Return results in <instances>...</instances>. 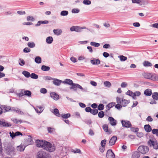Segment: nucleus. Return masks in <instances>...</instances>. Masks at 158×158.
<instances>
[{"instance_id":"1","label":"nucleus","mask_w":158,"mask_h":158,"mask_svg":"<svg viewBox=\"0 0 158 158\" xmlns=\"http://www.w3.org/2000/svg\"><path fill=\"white\" fill-rule=\"evenodd\" d=\"M43 148L51 152L54 151L55 149V147L54 145H52L50 143L46 141H45Z\"/></svg>"},{"instance_id":"2","label":"nucleus","mask_w":158,"mask_h":158,"mask_svg":"<svg viewBox=\"0 0 158 158\" xmlns=\"http://www.w3.org/2000/svg\"><path fill=\"white\" fill-rule=\"evenodd\" d=\"M63 83L64 84H67L72 85L70 87V89H73L74 90H76V87L78 84L73 83L71 80L69 79H65L64 81H63Z\"/></svg>"},{"instance_id":"3","label":"nucleus","mask_w":158,"mask_h":158,"mask_svg":"<svg viewBox=\"0 0 158 158\" xmlns=\"http://www.w3.org/2000/svg\"><path fill=\"white\" fill-rule=\"evenodd\" d=\"M116 102L118 104H120L123 106H126L130 103L129 100H127L123 98H120L119 97L116 98Z\"/></svg>"},{"instance_id":"4","label":"nucleus","mask_w":158,"mask_h":158,"mask_svg":"<svg viewBox=\"0 0 158 158\" xmlns=\"http://www.w3.org/2000/svg\"><path fill=\"white\" fill-rule=\"evenodd\" d=\"M83 29H86V31H87L88 30L91 32H92V31L89 29L86 28L85 27H80L79 26H72L70 28V31H75L78 32H80L82 31V30Z\"/></svg>"},{"instance_id":"5","label":"nucleus","mask_w":158,"mask_h":158,"mask_svg":"<svg viewBox=\"0 0 158 158\" xmlns=\"http://www.w3.org/2000/svg\"><path fill=\"white\" fill-rule=\"evenodd\" d=\"M138 150L140 153L144 154L148 152L149 149L147 146L141 145L138 147Z\"/></svg>"},{"instance_id":"6","label":"nucleus","mask_w":158,"mask_h":158,"mask_svg":"<svg viewBox=\"0 0 158 158\" xmlns=\"http://www.w3.org/2000/svg\"><path fill=\"white\" fill-rule=\"evenodd\" d=\"M148 145L150 146L153 147V148L156 150L158 149L157 142L156 140H154L150 139L148 142Z\"/></svg>"},{"instance_id":"7","label":"nucleus","mask_w":158,"mask_h":158,"mask_svg":"<svg viewBox=\"0 0 158 158\" xmlns=\"http://www.w3.org/2000/svg\"><path fill=\"white\" fill-rule=\"evenodd\" d=\"M122 126L126 128L131 127L132 125L131 122L128 121L123 120L121 121Z\"/></svg>"},{"instance_id":"8","label":"nucleus","mask_w":158,"mask_h":158,"mask_svg":"<svg viewBox=\"0 0 158 158\" xmlns=\"http://www.w3.org/2000/svg\"><path fill=\"white\" fill-rule=\"evenodd\" d=\"M11 126V124L10 123H8L4 120H0V127H10Z\"/></svg>"},{"instance_id":"9","label":"nucleus","mask_w":158,"mask_h":158,"mask_svg":"<svg viewBox=\"0 0 158 158\" xmlns=\"http://www.w3.org/2000/svg\"><path fill=\"white\" fill-rule=\"evenodd\" d=\"M106 156L107 158H115V155L111 149L108 150Z\"/></svg>"},{"instance_id":"10","label":"nucleus","mask_w":158,"mask_h":158,"mask_svg":"<svg viewBox=\"0 0 158 158\" xmlns=\"http://www.w3.org/2000/svg\"><path fill=\"white\" fill-rule=\"evenodd\" d=\"M117 140L116 136H112L110 140L109 143V145L111 146L114 145Z\"/></svg>"},{"instance_id":"11","label":"nucleus","mask_w":158,"mask_h":158,"mask_svg":"<svg viewBox=\"0 0 158 158\" xmlns=\"http://www.w3.org/2000/svg\"><path fill=\"white\" fill-rule=\"evenodd\" d=\"M0 109L3 110L4 113L9 111L10 110V106H7L5 105H1Z\"/></svg>"},{"instance_id":"12","label":"nucleus","mask_w":158,"mask_h":158,"mask_svg":"<svg viewBox=\"0 0 158 158\" xmlns=\"http://www.w3.org/2000/svg\"><path fill=\"white\" fill-rule=\"evenodd\" d=\"M111 125L112 126H115L117 124V121L113 117H109L108 118Z\"/></svg>"},{"instance_id":"13","label":"nucleus","mask_w":158,"mask_h":158,"mask_svg":"<svg viewBox=\"0 0 158 158\" xmlns=\"http://www.w3.org/2000/svg\"><path fill=\"white\" fill-rule=\"evenodd\" d=\"M50 97L55 100H57L59 98V95L55 92H51L50 94Z\"/></svg>"},{"instance_id":"14","label":"nucleus","mask_w":158,"mask_h":158,"mask_svg":"<svg viewBox=\"0 0 158 158\" xmlns=\"http://www.w3.org/2000/svg\"><path fill=\"white\" fill-rule=\"evenodd\" d=\"M91 63L93 65H98L100 63V61L99 59L93 58L90 61Z\"/></svg>"},{"instance_id":"15","label":"nucleus","mask_w":158,"mask_h":158,"mask_svg":"<svg viewBox=\"0 0 158 158\" xmlns=\"http://www.w3.org/2000/svg\"><path fill=\"white\" fill-rule=\"evenodd\" d=\"M45 141H43V140H37L36 141L37 146L38 147H41L43 148L44 145Z\"/></svg>"},{"instance_id":"16","label":"nucleus","mask_w":158,"mask_h":158,"mask_svg":"<svg viewBox=\"0 0 158 158\" xmlns=\"http://www.w3.org/2000/svg\"><path fill=\"white\" fill-rule=\"evenodd\" d=\"M140 156V153L137 151H135L132 153L131 158H139Z\"/></svg>"},{"instance_id":"17","label":"nucleus","mask_w":158,"mask_h":158,"mask_svg":"<svg viewBox=\"0 0 158 158\" xmlns=\"http://www.w3.org/2000/svg\"><path fill=\"white\" fill-rule=\"evenodd\" d=\"M102 128L104 131L108 134H110L112 133V131L110 130H109L108 126L106 124H104L102 126Z\"/></svg>"},{"instance_id":"18","label":"nucleus","mask_w":158,"mask_h":158,"mask_svg":"<svg viewBox=\"0 0 158 158\" xmlns=\"http://www.w3.org/2000/svg\"><path fill=\"white\" fill-rule=\"evenodd\" d=\"M63 82V81L61 80L54 78V79L53 81V83L56 85L59 86L60 85L61 83Z\"/></svg>"},{"instance_id":"19","label":"nucleus","mask_w":158,"mask_h":158,"mask_svg":"<svg viewBox=\"0 0 158 158\" xmlns=\"http://www.w3.org/2000/svg\"><path fill=\"white\" fill-rule=\"evenodd\" d=\"M115 102H111L109 103L106 106V108L107 110H106V112H107L108 110H110V109L115 106Z\"/></svg>"},{"instance_id":"20","label":"nucleus","mask_w":158,"mask_h":158,"mask_svg":"<svg viewBox=\"0 0 158 158\" xmlns=\"http://www.w3.org/2000/svg\"><path fill=\"white\" fill-rule=\"evenodd\" d=\"M144 94L146 96H151L152 94V91L151 89H148L144 91Z\"/></svg>"},{"instance_id":"21","label":"nucleus","mask_w":158,"mask_h":158,"mask_svg":"<svg viewBox=\"0 0 158 158\" xmlns=\"http://www.w3.org/2000/svg\"><path fill=\"white\" fill-rule=\"evenodd\" d=\"M35 109L37 113L39 114L41 113L44 110L43 107L40 106H37L35 108Z\"/></svg>"},{"instance_id":"22","label":"nucleus","mask_w":158,"mask_h":158,"mask_svg":"<svg viewBox=\"0 0 158 158\" xmlns=\"http://www.w3.org/2000/svg\"><path fill=\"white\" fill-rule=\"evenodd\" d=\"M144 128L145 131L147 132H150L152 130L151 127L149 124L145 125Z\"/></svg>"},{"instance_id":"23","label":"nucleus","mask_w":158,"mask_h":158,"mask_svg":"<svg viewBox=\"0 0 158 158\" xmlns=\"http://www.w3.org/2000/svg\"><path fill=\"white\" fill-rule=\"evenodd\" d=\"M77 88H78V89L81 90L82 92H88V89L87 88H83L81 85H79L78 84L76 87V89Z\"/></svg>"},{"instance_id":"24","label":"nucleus","mask_w":158,"mask_h":158,"mask_svg":"<svg viewBox=\"0 0 158 158\" xmlns=\"http://www.w3.org/2000/svg\"><path fill=\"white\" fill-rule=\"evenodd\" d=\"M11 119L13 123L16 124H20L22 122L21 120H18L17 118H11Z\"/></svg>"},{"instance_id":"25","label":"nucleus","mask_w":158,"mask_h":158,"mask_svg":"<svg viewBox=\"0 0 158 158\" xmlns=\"http://www.w3.org/2000/svg\"><path fill=\"white\" fill-rule=\"evenodd\" d=\"M46 41L48 44H51L53 41V38L52 36H49L46 38Z\"/></svg>"},{"instance_id":"26","label":"nucleus","mask_w":158,"mask_h":158,"mask_svg":"<svg viewBox=\"0 0 158 158\" xmlns=\"http://www.w3.org/2000/svg\"><path fill=\"white\" fill-rule=\"evenodd\" d=\"M52 112L57 116L60 117L61 115V114L59 113L58 110L57 108L54 109L53 110V112Z\"/></svg>"},{"instance_id":"27","label":"nucleus","mask_w":158,"mask_h":158,"mask_svg":"<svg viewBox=\"0 0 158 158\" xmlns=\"http://www.w3.org/2000/svg\"><path fill=\"white\" fill-rule=\"evenodd\" d=\"M25 147L21 144L19 146H18L17 147V150L20 152L23 151L25 148Z\"/></svg>"},{"instance_id":"28","label":"nucleus","mask_w":158,"mask_h":158,"mask_svg":"<svg viewBox=\"0 0 158 158\" xmlns=\"http://www.w3.org/2000/svg\"><path fill=\"white\" fill-rule=\"evenodd\" d=\"M143 64L145 67H150L152 65L151 63L148 61H145L143 62Z\"/></svg>"},{"instance_id":"29","label":"nucleus","mask_w":158,"mask_h":158,"mask_svg":"<svg viewBox=\"0 0 158 158\" xmlns=\"http://www.w3.org/2000/svg\"><path fill=\"white\" fill-rule=\"evenodd\" d=\"M41 58L39 56H36L35 59V61L37 64H40L41 62Z\"/></svg>"},{"instance_id":"30","label":"nucleus","mask_w":158,"mask_h":158,"mask_svg":"<svg viewBox=\"0 0 158 158\" xmlns=\"http://www.w3.org/2000/svg\"><path fill=\"white\" fill-rule=\"evenodd\" d=\"M41 69L43 71H48L50 70V68L49 66L43 65L41 66Z\"/></svg>"},{"instance_id":"31","label":"nucleus","mask_w":158,"mask_h":158,"mask_svg":"<svg viewBox=\"0 0 158 158\" xmlns=\"http://www.w3.org/2000/svg\"><path fill=\"white\" fill-rule=\"evenodd\" d=\"M152 97L154 100H158V93L155 92L152 94Z\"/></svg>"},{"instance_id":"32","label":"nucleus","mask_w":158,"mask_h":158,"mask_svg":"<svg viewBox=\"0 0 158 158\" xmlns=\"http://www.w3.org/2000/svg\"><path fill=\"white\" fill-rule=\"evenodd\" d=\"M53 32L56 35H59L61 34L62 31L60 30H59L57 29L53 30Z\"/></svg>"},{"instance_id":"33","label":"nucleus","mask_w":158,"mask_h":158,"mask_svg":"<svg viewBox=\"0 0 158 158\" xmlns=\"http://www.w3.org/2000/svg\"><path fill=\"white\" fill-rule=\"evenodd\" d=\"M24 95L27 96L28 97H31V93L29 90H25L24 91Z\"/></svg>"},{"instance_id":"34","label":"nucleus","mask_w":158,"mask_h":158,"mask_svg":"<svg viewBox=\"0 0 158 158\" xmlns=\"http://www.w3.org/2000/svg\"><path fill=\"white\" fill-rule=\"evenodd\" d=\"M141 94L140 92L139 91H136L133 93V99H136V96H139Z\"/></svg>"},{"instance_id":"35","label":"nucleus","mask_w":158,"mask_h":158,"mask_svg":"<svg viewBox=\"0 0 158 158\" xmlns=\"http://www.w3.org/2000/svg\"><path fill=\"white\" fill-rule=\"evenodd\" d=\"M22 74H23L26 77L28 78L30 76L31 74L28 71H24L22 72Z\"/></svg>"},{"instance_id":"36","label":"nucleus","mask_w":158,"mask_h":158,"mask_svg":"<svg viewBox=\"0 0 158 158\" xmlns=\"http://www.w3.org/2000/svg\"><path fill=\"white\" fill-rule=\"evenodd\" d=\"M118 57L120 59V60L121 61H124L127 59V57L123 55L119 56Z\"/></svg>"},{"instance_id":"37","label":"nucleus","mask_w":158,"mask_h":158,"mask_svg":"<svg viewBox=\"0 0 158 158\" xmlns=\"http://www.w3.org/2000/svg\"><path fill=\"white\" fill-rule=\"evenodd\" d=\"M62 118H67L70 117V114L69 113L66 114H62L61 115Z\"/></svg>"},{"instance_id":"38","label":"nucleus","mask_w":158,"mask_h":158,"mask_svg":"<svg viewBox=\"0 0 158 158\" xmlns=\"http://www.w3.org/2000/svg\"><path fill=\"white\" fill-rule=\"evenodd\" d=\"M27 45L28 47L30 48H33L35 46V44L34 42H29Z\"/></svg>"},{"instance_id":"39","label":"nucleus","mask_w":158,"mask_h":158,"mask_svg":"<svg viewBox=\"0 0 158 158\" xmlns=\"http://www.w3.org/2000/svg\"><path fill=\"white\" fill-rule=\"evenodd\" d=\"M69 14V12L67 10H63L61 11L60 15L62 16H67Z\"/></svg>"},{"instance_id":"40","label":"nucleus","mask_w":158,"mask_h":158,"mask_svg":"<svg viewBox=\"0 0 158 158\" xmlns=\"http://www.w3.org/2000/svg\"><path fill=\"white\" fill-rule=\"evenodd\" d=\"M90 44L91 45L94 46L95 47H98L100 46V44L99 43L93 42H91Z\"/></svg>"},{"instance_id":"41","label":"nucleus","mask_w":158,"mask_h":158,"mask_svg":"<svg viewBox=\"0 0 158 158\" xmlns=\"http://www.w3.org/2000/svg\"><path fill=\"white\" fill-rule=\"evenodd\" d=\"M104 84L105 86L110 88L111 85V83L109 81H106L104 82Z\"/></svg>"},{"instance_id":"42","label":"nucleus","mask_w":158,"mask_h":158,"mask_svg":"<svg viewBox=\"0 0 158 158\" xmlns=\"http://www.w3.org/2000/svg\"><path fill=\"white\" fill-rule=\"evenodd\" d=\"M151 73H144L143 75L145 78L148 79H150V76H151Z\"/></svg>"},{"instance_id":"43","label":"nucleus","mask_w":158,"mask_h":158,"mask_svg":"<svg viewBox=\"0 0 158 158\" xmlns=\"http://www.w3.org/2000/svg\"><path fill=\"white\" fill-rule=\"evenodd\" d=\"M30 77L31 78L34 79H37L38 77V75L35 73H31Z\"/></svg>"},{"instance_id":"44","label":"nucleus","mask_w":158,"mask_h":158,"mask_svg":"<svg viewBox=\"0 0 158 158\" xmlns=\"http://www.w3.org/2000/svg\"><path fill=\"white\" fill-rule=\"evenodd\" d=\"M150 79L154 81L157 79V77L155 74H152L151 73Z\"/></svg>"},{"instance_id":"45","label":"nucleus","mask_w":158,"mask_h":158,"mask_svg":"<svg viewBox=\"0 0 158 158\" xmlns=\"http://www.w3.org/2000/svg\"><path fill=\"white\" fill-rule=\"evenodd\" d=\"M104 106L102 104H100L98 107V110H103Z\"/></svg>"},{"instance_id":"46","label":"nucleus","mask_w":158,"mask_h":158,"mask_svg":"<svg viewBox=\"0 0 158 158\" xmlns=\"http://www.w3.org/2000/svg\"><path fill=\"white\" fill-rule=\"evenodd\" d=\"M104 112L102 111H101L98 113V116L100 118H102L104 116Z\"/></svg>"},{"instance_id":"47","label":"nucleus","mask_w":158,"mask_h":158,"mask_svg":"<svg viewBox=\"0 0 158 158\" xmlns=\"http://www.w3.org/2000/svg\"><path fill=\"white\" fill-rule=\"evenodd\" d=\"M126 95H129L131 97H132L133 98V92L131 91V90H128L126 93Z\"/></svg>"},{"instance_id":"48","label":"nucleus","mask_w":158,"mask_h":158,"mask_svg":"<svg viewBox=\"0 0 158 158\" xmlns=\"http://www.w3.org/2000/svg\"><path fill=\"white\" fill-rule=\"evenodd\" d=\"M152 132L153 134L156 135L158 137V129H154L152 130Z\"/></svg>"},{"instance_id":"49","label":"nucleus","mask_w":158,"mask_h":158,"mask_svg":"<svg viewBox=\"0 0 158 158\" xmlns=\"http://www.w3.org/2000/svg\"><path fill=\"white\" fill-rule=\"evenodd\" d=\"M27 21H33L34 20V19L32 16H27Z\"/></svg>"},{"instance_id":"50","label":"nucleus","mask_w":158,"mask_h":158,"mask_svg":"<svg viewBox=\"0 0 158 158\" xmlns=\"http://www.w3.org/2000/svg\"><path fill=\"white\" fill-rule=\"evenodd\" d=\"M98 113V110L96 109H94L91 110V113L94 115H95L97 114Z\"/></svg>"},{"instance_id":"51","label":"nucleus","mask_w":158,"mask_h":158,"mask_svg":"<svg viewBox=\"0 0 158 158\" xmlns=\"http://www.w3.org/2000/svg\"><path fill=\"white\" fill-rule=\"evenodd\" d=\"M83 3L85 5H89L91 4V2L89 0H84L83 1Z\"/></svg>"},{"instance_id":"52","label":"nucleus","mask_w":158,"mask_h":158,"mask_svg":"<svg viewBox=\"0 0 158 158\" xmlns=\"http://www.w3.org/2000/svg\"><path fill=\"white\" fill-rule=\"evenodd\" d=\"M40 92L43 94H45L47 92L46 89L44 88H42L40 89Z\"/></svg>"},{"instance_id":"53","label":"nucleus","mask_w":158,"mask_h":158,"mask_svg":"<svg viewBox=\"0 0 158 158\" xmlns=\"http://www.w3.org/2000/svg\"><path fill=\"white\" fill-rule=\"evenodd\" d=\"M106 140L104 139L103 140L101 141V145L102 147H105V144H106Z\"/></svg>"},{"instance_id":"54","label":"nucleus","mask_w":158,"mask_h":158,"mask_svg":"<svg viewBox=\"0 0 158 158\" xmlns=\"http://www.w3.org/2000/svg\"><path fill=\"white\" fill-rule=\"evenodd\" d=\"M44 79L45 80H52L54 79V78L52 77L49 76H46L44 77Z\"/></svg>"},{"instance_id":"55","label":"nucleus","mask_w":158,"mask_h":158,"mask_svg":"<svg viewBox=\"0 0 158 158\" xmlns=\"http://www.w3.org/2000/svg\"><path fill=\"white\" fill-rule=\"evenodd\" d=\"M80 10L78 9H72V12L73 13H77L79 12Z\"/></svg>"},{"instance_id":"56","label":"nucleus","mask_w":158,"mask_h":158,"mask_svg":"<svg viewBox=\"0 0 158 158\" xmlns=\"http://www.w3.org/2000/svg\"><path fill=\"white\" fill-rule=\"evenodd\" d=\"M131 130L133 132H136L138 131L139 129L138 128L132 127L131 128Z\"/></svg>"},{"instance_id":"57","label":"nucleus","mask_w":158,"mask_h":158,"mask_svg":"<svg viewBox=\"0 0 158 158\" xmlns=\"http://www.w3.org/2000/svg\"><path fill=\"white\" fill-rule=\"evenodd\" d=\"M30 51L31 49L27 47L25 48L23 50V52L25 53H28L30 52Z\"/></svg>"},{"instance_id":"58","label":"nucleus","mask_w":158,"mask_h":158,"mask_svg":"<svg viewBox=\"0 0 158 158\" xmlns=\"http://www.w3.org/2000/svg\"><path fill=\"white\" fill-rule=\"evenodd\" d=\"M122 106L120 104H118L116 105H115V107L117 109L119 110L122 108Z\"/></svg>"},{"instance_id":"59","label":"nucleus","mask_w":158,"mask_h":158,"mask_svg":"<svg viewBox=\"0 0 158 158\" xmlns=\"http://www.w3.org/2000/svg\"><path fill=\"white\" fill-rule=\"evenodd\" d=\"M9 134L10 135V137H11L12 139H13L16 136V135H15V133L13 132H10Z\"/></svg>"},{"instance_id":"60","label":"nucleus","mask_w":158,"mask_h":158,"mask_svg":"<svg viewBox=\"0 0 158 158\" xmlns=\"http://www.w3.org/2000/svg\"><path fill=\"white\" fill-rule=\"evenodd\" d=\"M15 112L21 115H23L24 114V113L22 111L20 110L19 109H18L16 110H15Z\"/></svg>"},{"instance_id":"61","label":"nucleus","mask_w":158,"mask_h":158,"mask_svg":"<svg viewBox=\"0 0 158 158\" xmlns=\"http://www.w3.org/2000/svg\"><path fill=\"white\" fill-rule=\"evenodd\" d=\"M70 59L74 63L76 62L77 61V59L74 57H71Z\"/></svg>"},{"instance_id":"62","label":"nucleus","mask_w":158,"mask_h":158,"mask_svg":"<svg viewBox=\"0 0 158 158\" xmlns=\"http://www.w3.org/2000/svg\"><path fill=\"white\" fill-rule=\"evenodd\" d=\"M47 129L49 133H52L54 129L50 127H48Z\"/></svg>"},{"instance_id":"63","label":"nucleus","mask_w":158,"mask_h":158,"mask_svg":"<svg viewBox=\"0 0 158 158\" xmlns=\"http://www.w3.org/2000/svg\"><path fill=\"white\" fill-rule=\"evenodd\" d=\"M137 135L138 137L141 138L143 136L144 134L142 132H137Z\"/></svg>"},{"instance_id":"64","label":"nucleus","mask_w":158,"mask_h":158,"mask_svg":"<svg viewBox=\"0 0 158 158\" xmlns=\"http://www.w3.org/2000/svg\"><path fill=\"white\" fill-rule=\"evenodd\" d=\"M91 110H92V109L89 107H87L85 108V111L87 112L91 113Z\"/></svg>"}]
</instances>
